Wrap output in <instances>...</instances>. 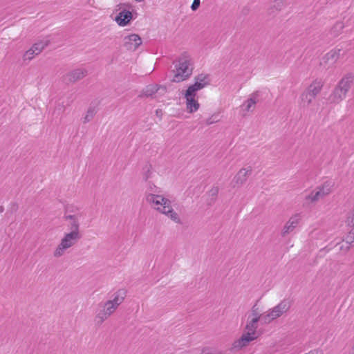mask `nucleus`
I'll return each instance as SVG.
<instances>
[{
  "label": "nucleus",
  "mask_w": 354,
  "mask_h": 354,
  "mask_svg": "<svg viewBox=\"0 0 354 354\" xmlns=\"http://www.w3.org/2000/svg\"><path fill=\"white\" fill-rule=\"evenodd\" d=\"M73 75L77 76V79H80L84 76V73L81 70H77L73 73Z\"/></svg>",
  "instance_id": "412c9836"
},
{
  "label": "nucleus",
  "mask_w": 354,
  "mask_h": 354,
  "mask_svg": "<svg viewBox=\"0 0 354 354\" xmlns=\"http://www.w3.org/2000/svg\"><path fill=\"white\" fill-rule=\"evenodd\" d=\"M202 354H223V353H221V352H218V351H209V350H204V351H203Z\"/></svg>",
  "instance_id": "4be33fe9"
},
{
  "label": "nucleus",
  "mask_w": 354,
  "mask_h": 354,
  "mask_svg": "<svg viewBox=\"0 0 354 354\" xmlns=\"http://www.w3.org/2000/svg\"><path fill=\"white\" fill-rule=\"evenodd\" d=\"M323 86V84L321 81L315 80L308 86L307 88L308 91H309L313 95H317L320 91L322 90V88Z\"/></svg>",
  "instance_id": "dca6fc26"
},
{
  "label": "nucleus",
  "mask_w": 354,
  "mask_h": 354,
  "mask_svg": "<svg viewBox=\"0 0 354 354\" xmlns=\"http://www.w3.org/2000/svg\"><path fill=\"white\" fill-rule=\"evenodd\" d=\"M88 117V115H86V120H88L87 118Z\"/></svg>",
  "instance_id": "5701e85b"
},
{
  "label": "nucleus",
  "mask_w": 354,
  "mask_h": 354,
  "mask_svg": "<svg viewBox=\"0 0 354 354\" xmlns=\"http://www.w3.org/2000/svg\"><path fill=\"white\" fill-rule=\"evenodd\" d=\"M289 308V301L284 300L281 301L276 306L267 310L261 317L265 323H270L283 315Z\"/></svg>",
  "instance_id": "0eeeda50"
},
{
  "label": "nucleus",
  "mask_w": 354,
  "mask_h": 354,
  "mask_svg": "<svg viewBox=\"0 0 354 354\" xmlns=\"http://www.w3.org/2000/svg\"><path fill=\"white\" fill-rule=\"evenodd\" d=\"M200 0H194L193 2H192V4L191 6V8L193 10H196L199 6H200Z\"/></svg>",
  "instance_id": "aec40b11"
},
{
  "label": "nucleus",
  "mask_w": 354,
  "mask_h": 354,
  "mask_svg": "<svg viewBox=\"0 0 354 354\" xmlns=\"http://www.w3.org/2000/svg\"><path fill=\"white\" fill-rule=\"evenodd\" d=\"M194 83L188 86V91L197 93V91L203 89L209 84L208 75L199 74L194 79Z\"/></svg>",
  "instance_id": "9b49d317"
},
{
  "label": "nucleus",
  "mask_w": 354,
  "mask_h": 354,
  "mask_svg": "<svg viewBox=\"0 0 354 354\" xmlns=\"http://www.w3.org/2000/svg\"><path fill=\"white\" fill-rule=\"evenodd\" d=\"M251 169L249 168L241 169L235 175L233 181L236 185H242L247 180L248 176L250 174Z\"/></svg>",
  "instance_id": "4468645a"
},
{
  "label": "nucleus",
  "mask_w": 354,
  "mask_h": 354,
  "mask_svg": "<svg viewBox=\"0 0 354 354\" xmlns=\"http://www.w3.org/2000/svg\"><path fill=\"white\" fill-rule=\"evenodd\" d=\"M66 220H69L71 223V232L65 234L62 239L60 243L55 248L53 255L59 257L64 254L66 249L72 247L80 239V234L79 230V223L75 216L68 215L66 217Z\"/></svg>",
  "instance_id": "f03ea898"
},
{
  "label": "nucleus",
  "mask_w": 354,
  "mask_h": 354,
  "mask_svg": "<svg viewBox=\"0 0 354 354\" xmlns=\"http://www.w3.org/2000/svg\"><path fill=\"white\" fill-rule=\"evenodd\" d=\"M142 44L141 38L132 34L124 38V45L129 50H135Z\"/></svg>",
  "instance_id": "ddd939ff"
},
{
  "label": "nucleus",
  "mask_w": 354,
  "mask_h": 354,
  "mask_svg": "<svg viewBox=\"0 0 354 354\" xmlns=\"http://www.w3.org/2000/svg\"><path fill=\"white\" fill-rule=\"evenodd\" d=\"M193 68L189 59L183 58L175 66L172 82H181L188 79L192 73Z\"/></svg>",
  "instance_id": "20e7f679"
},
{
  "label": "nucleus",
  "mask_w": 354,
  "mask_h": 354,
  "mask_svg": "<svg viewBox=\"0 0 354 354\" xmlns=\"http://www.w3.org/2000/svg\"><path fill=\"white\" fill-rule=\"evenodd\" d=\"M125 296L126 292L120 290L115 293L113 300H109L105 303L103 309L97 315L100 322L107 319L116 310L118 306L123 301Z\"/></svg>",
  "instance_id": "39448f33"
},
{
  "label": "nucleus",
  "mask_w": 354,
  "mask_h": 354,
  "mask_svg": "<svg viewBox=\"0 0 354 354\" xmlns=\"http://www.w3.org/2000/svg\"><path fill=\"white\" fill-rule=\"evenodd\" d=\"M333 188L334 182L332 180H326L315 189L313 190L308 195L306 196L305 201L307 203H315L332 193Z\"/></svg>",
  "instance_id": "423d86ee"
},
{
  "label": "nucleus",
  "mask_w": 354,
  "mask_h": 354,
  "mask_svg": "<svg viewBox=\"0 0 354 354\" xmlns=\"http://www.w3.org/2000/svg\"><path fill=\"white\" fill-rule=\"evenodd\" d=\"M255 104H256V100L254 99H253V98L248 99L241 106V111L245 114L246 112H248L251 109H254Z\"/></svg>",
  "instance_id": "a211bd4d"
},
{
  "label": "nucleus",
  "mask_w": 354,
  "mask_h": 354,
  "mask_svg": "<svg viewBox=\"0 0 354 354\" xmlns=\"http://www.w3.org/2000/svg\"><path fill=\"white\" fill-rule=\"evenodd\" d=\"M132 15L129 11H124L120 12L119 15L116 17L115 21L120 26L127 25L131 19Z\"/></svg>",
  "instance_id": "2eb2a0df"
},
{
  "label": "nucleus",
  "mask_w": 354,
  "mask_h": 354,
  "mask_svg": "<svg viewBox=\"0 0 354 354\" xmlns=\"http://www.w3.org/2000/svg\"><path fill=\"white\" fill-rule=\"evenodd\" d=\"M315 95H313L309 91L306 90L301 96V102L304 106L310 104L315 98Z\"/></svg>",
  "instance_id": "f3484780"
},
{
  "label": "nucleus",
  "mask_w": 354,
  "mask_h": 354,
  "mask_svg": "<svg viewBox=\"0 0 354 354\" xmlns=\"http://www.w3.org/2000/svg\"><path fill=\"white\" fill-rule=\"evenodd\" d=\"M186 110L189 113H194L200 109V103L197 99L196 93L186 90L185 95Z\"/></svg>",
  "instance_id": "9d476101"
},
{
  "label": "nucleus",
  "mask_w": 354,
  "mask_h": 354,
  "mask_svg": "<svg viewBox=\"0 0 354 354\" xmlns=\"http://www.w3.org/2000/svg\"><path fill=\"white\" fill-rule=\"evenodd\" d=\"M146 200L151 207L157 212L166 215L176 223L180 221L178 214L174 211L169 199L160 195L149 194L147 195Z\"/></svg>",
  "instance_id": "7ed1b4c3"
},
{
  "label": "nucleus",
  "mask_w": 354,
  "mask_h": 354,
  "mask_svg": "<svg viewBox=\"0 0 354 354\" xmlns=\"http://www.w3.org/2000/svg\"><path fill=\"white\" fill-rule=\"evenodd\" d=\"M352 79L349 77H343L335 88L332 97L334 102H339L343 100L347 94L352 84Z\"/></svg>",
  "instance_id": "6e6552de"
},
{
  "label": "nucleus",
  "mask_w": 354,
  "mask_h": 354,
  "mask_svg": "<svg viewBox=\"0 0 354 354\" xmlns=\"http://www.w3.org/2000/svg\"><path fill=\"white\" fill-rule=\"evenodd\" d=\"M326 57L327 59L335 61L337 59V53L336 51L331 50L326 54Z\"/></svg>",
  "instance_id": "6ab92c4d"
},
{
  "label": "nucleus",
  "mask_w": 354,
  "mask_h": 354,
  "mask_svg": "<svg viewBox=\"0 0 354 354\" xmlns=\"http://www.w3.org/2000/svg\"><path fill=\"white\" fill-rule=\"evenodd\" d=\"M300 216L299 215H295L290 218L283 226L281 234L286 236V234L292 232L300 222Z\"/></svg>",
  "instance_id": "f8f14e48"
},
{
  "label": "nucleus",
  "mask_w": 354,
  "mask_h": 354,
  "mask_svg": "<svg viewBox=\"0 0 354 354\" xmlns=\"http://www.w3.org/2000/svg\"><path fill=\"white\" fill-rule=\"evenodd\" d=\"M48 40H41L35 43L23 55V61L28 62L34 59L37 55H39L43 50L48 45Z\"/></svg>",
  "instance_id": "1a4fd4ad"
},
{
  "label": "nucleus",
  "mask_w": 354,
  "mask_h": 354,
  "mask_svg": "<svg viewBox=\"0 0 354 354\" xmlns=\"http://www.w3.org/2000/svg\"><path fill=\"white\" fill-rule=\"evenodd\" d=\"M261 317V310L257 305H254L248 315L246 325L242 335L232 344L234 348L241 349L259 337L257 327Z\"/></svg>",
  "instance_id": "f257e3e1"
}]
</instances>
